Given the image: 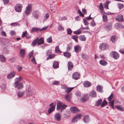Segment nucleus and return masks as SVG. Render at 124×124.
<instances>
[{
    "label": "nucleus",
    "instance_id": "obj_1",
    "mask_svg": "<svg viewBox=\"0 0 124 124\" xmlns=\"http://www.w3.org/2000/svg\"><path fill=\"white\" fill-rule=\"evenodd\" d=\"M110 55L115 59H117L119 57V54L116 51H112L110 53Z\"/></svg>",
    "mask_w": 124,
    "mask_h": 124
},
{
    "label": "nucleus",
    "instance_id": "obj_2",
    "mask_svg": "<svg viewBox=\"0 0 124 124\" xmlns=\"http://www.w3.org/2000/svg\"><path fill=\"white\" fill-rule=\"evenodd\" d=\"M22 7L23 6L21 4H16L15 6V10L17 12H21Z\"/></svg>",
    "mask_w": 124,
    "mask_h": 124
},
{
    "label": "nucleus",
    "instance_id": "obj_3",
    "mask_svg": "<svg viewBox=\"0 0 124 124\" xmlns=\"http://www.w3.org/2000/svg\"><path fill=\"white\" fill-rule=\"evenodd\" d=\"M80 77V74L78 72L74 73L72 75V78L74 79L77 80Z\"/></svg>",
    "mask_w": 124,
    "mask_h": 124
},
{
    "label": "nucleus",
    "instance_id": "obj_4",
    "mask_svg": "<svg viewBox=\"0 0 124 124\" xmlns=\"http://www.w3.org/2000/svg\"><path fill=\"white\" fill-rule=\"evenodd\" d=\"M115 19L116 21L120 22H122L124 20L123 16L121 15L117 16L116 17Z\"/></svg>",
    "mask_w": 124,
    "mask_h": 124
},
{
    "label": "nucleus",
    "instance_id": "obj_5",
    "mask_svg": "<svg viewBox=\"0 0 124 124\" xmlns=\"http://www.w3.org/2000/svg\"><path fill=\"white\" fill-rule=\"evenodd\" d=\"M54 119L57 121H60L61 120L60 114L59 113H56L54 116Z\"/></svg>",
    "mask_w": 124,
    "mask_h": 124
},
{
    "label": "nucleus",
    "instance_id": "obj_6",
    "mask_svg": "<svg viewBox=\"0 0 124 124\" xmlns=\"http://www.w3.org/2000/svg\"><path fill=\"white\" fill-rule=\"evenodd\" d=\"M32 5L31 4H29L28 6L26 7L25 10V14L27 15H28L30 13L31 11Z\"/></svg>",
    "mask_w": 124,
    "mask_h": 124
},
{
    "label": "nucleus",
    "instance_id": "obj_7",
    "mask_svg": "<svg viewBox=\"0 0 124 124\" xmlns=\"http://www.w3.org/2000/svg\"><path fill=\"white\" fill-rule=\"evenodd\" d=\"M70 109L71 112L74 113H78L79 111L78 108L76 107H70Z\"/></svg>",
    "mask_w": 124,
    "mask_h": 124
},
{
    "label": "nucleus",
    "instance_id": "obj_8",
    "mask_svg": "<svg viewBox=\"0 0 124 124\" xmlns=\"http://www.w3.org/2000/svg\"><path fill=\"white\" fill-rule=\"evenodd\" d=\"M88 98L86 95H84L80 98L79 100L82 102H85L87 101Z\"/></svg>",
    "mask_w": 124,
    "mask_h": 124
},
{
    "label": "nucleus",
    "instance_id": "obj_9",
    "mask_svg": "<svg viewBox=\"0 0 124 124\" xmlns=\"http://www.w3.org/2000/svg\"><path fill=\"white\" fill-rule=\"evenodd\" d=\"M15 75V72L12 71L7 75V78L8 79H11L14 77Z\"/></svg>",
    "mask_w": 124,
    "mask_h": 124
},
{
    "label": "nucleus",
    "instance_id": "obj_10",
    "mask_svg": "<svg viewBox=\"0 0 124 124\" xmlns=\"http://www.w3.org/2000/svg\"><path fill=\"white\" fill-rule=\"evenodd\" d=\"M14 84V87L15 88H17L19 89H21L23 87V83L22 82L18 83L16 84H16Z\"/></svg>",
    "mask_w": 124,
    "mask_h": 124
},
{
    "label": "nucleus",
    "instance_id": "obj_11",
    "mask_svg": "<svg viewBox=\"0 0 124 124\" xmlns=\"http://www.w3.org/2000/svg\"><path fill=\"white\" fill-rule=\"evenodd\" d=\"M99 47L102 50H104L108 48V46L106 43H102L100 45Z\"/></svg>",
    "mask_w": 124,
    "mask_h": 124
},
{
    "label": "nucleus",
    "instance_id": "obj_12",
    "mask_svg": "<svg viewBox=\"0 0 124 124\" xmlns=\"http://www.w3.org/2000/svg\"><path fill=\"white\" fill-rule=\"evenodd\" d=\"M81 50V47L80 46L77 45L74 47V51L76 53L80 52Z\"/></svg>",
    "mask_w": 124,
    "mask_h": 124
},
{
    "label": "nucleus",
    "instance_id": "obj_13",
    "mask_svg": "<svg viewBox=\"0 0 124 124\" xmlns=\"http://www.w3.org/2000/svg\"><path fill=\"white\" fill-rule=\"evenodd\" d=\"M83 120L85 123H88L90 120L89 116L88 115H86L84 116Z\"/></svg>",
    "mask_w": 124,
    "mask_h": 124
},
{
    "label": "nucleus",
    "instance_id": "obj_14",
    "mask_svg": "<svg viewBox=\"0 0 124 124\" xmlns=\"http://www.w3.org/2000/svg\"><path fill=\"white\" fill-rule=\"evenodd\" d=\"M55 106L54 105L52 107H49L48 110V113L49 114H50L54 111L55 109Z\"/></svg>",
    "mask_w": 124,
    "mask_h": 124
},
{
    "label": "nucleus",
    "instance_id": "obj_15",
    "mask_svg": "<svg viewBox=\"0 0 124 124\" xmlns=\"http://www.w3.org/2000/svg\"><path fill=\"white\" fill-rule=\"evenodd\" d=\"M20 54L21 57L22 58H24L25 55V50L22 49H20Z\"/></svg>",
    "mask_w": 124,
    "mask_h": 124
},
{
    "label": "nucleus",
    "instance_id": "obj_16",
    "mask_svg": "<svg viewBox=\"0 0 124 124\" xmlns=\"http://www.w3.org/2000/svg\"><path fill=\"white\" fill-rule=\"evenodd\" d=\"M83 84L84 86L85 87H88L91 86V83L88 81H85L83 82Z\"/></svg>",
    "mask_w": 124,
    "mask_h": 124
},
{
    "label": "nucleus",
    "instance_id": "obj_17",
    "mask_svg": "<svg viewBox=\"0 0 124 124\" xmlns=\"http://www.w3.org/2000/svg\"><path fill=\"white\" fill-rule=\"evenodd\" d=\"M67 66L68 68V70H70L72 69L73 67V64L72 62L69 61L68 62Z\"/></svg>",
    "mask_w": 124,
    "mask_h": 124
},
{
    "label": "nucleus",
    "instance_id": "obj_18",
    "mask_svg": "<svg viewBox=\"0 0 124 124\" xmlns=\"http://www.w3.org/2000/svg\"><path fill=\"white\" fill-rule=\"evenodd\" d=\"M71 95L70 94H67L65 96V99L67 101H70L71 99Z\"/></svg>",
    "mask_w": 124,
    "mask_h": 124
},
{
    "label": "nucleus",
    "instance_id": "obj_19",
    "mask_svg": "<svg viewBox=\"0 0 124 124\" xmlns=\"http://www.w3.org/2000/svg\"><path fill=\"white\" fill-rule=\"evenodd\" d=\"M72 43H70L67 45L66 51L67 52H69L72 49Z\"/></svg>",
    "mask_w": 124,
    "mask_h": 124
},
{
    "label": "nucleus",
    "instance_id": "obj_20",
    "mask_svg": "<svg viewBox=\"0 0 124 124\" xmlns=\"http://www.w3.org/2000/svg\"><path fill=\"white\" fill-rule=\"evenodd\" d=\"M26 93L27 96H30L32 95V91L30 88H28L26 89Z\"/></svg>",
    "mask_w": 124,
    "mask_h": 124
},
{
    "label": "nucleus",
    "instance_id": "obj_21",
    "mask_svg": "<svg viewBox=\"0 0 124 124\" xmlns=\"http://www.w3.org/2000/svg\"><path fill=\"white\" fill-rule=\"evenodd\" d=\"M89 95L92 97H96L97 95L95 91L93 90L92 91L89 93Z\"/></svg>",
    "mask_w": 124,
    "mask_h": 124
},
{
    "label": "nucleus",
    "instance_id": "obj_22",
    "mask_svg": "<svg viewBox=\"0 0 124 124\" xmlns=\"http://www.w3.org/2000/svg\"><path fill=\"white\" fill-rule=\"evenodd\" d=\"M38 45H40L43 44L44 43V41L43 38H40L39 39V38H38Z\"/></svg>",
    "mask_w": 124,
    "mask_h": 124
},
{
    "label": "nucleus",
    "instance_id": "obj_23",
    "mask_svg": "<svg viewBox=\"0 0 124 124\" xmlns=\"http://www.w3.org/2000/svg\"><path fill=\"white\" fill-rule=\"evenodd\" d=\"M53 66L54 69H57L58 67L59 63L57 61H54L53 63Z\"/></svg>",
    "mask_w": 124,
    "mask_h": 124
},
{
    "label": "nucleus",
    "instance_id": "obj_24",
    "mask_svg": "<svg viewBox=\"0 0 124 124\" xmlns=\"http://www.w3.org/2000/svg\"><path fill=\"white\" fill-rule=\"evenodd\" d=\"M81 56L82 59L86 60H87L89 57L88 55L87 54L84 53L82 54Z\"/></svg>",
    "mask_w": 124,
    "mask_h": 124
},
{
    "label": "nucleus",
    "instance_id": "obj_25",
    "mask_svg": "<svg viewBox=\"0 0 124 124\" xmlns=\"http://www.w3.org/2000/svg\"><path fill=\"white\" fill-rule=\"evenodd\" d=\"M57 104L56 107V109L58 110L61 108L62 102L60 101H58L57 102Z\"/></svg>",
    "mask_w": 124,
    "mask_h": 124
},
{
    "label": "nucleus",
    "instance_id": "obj_26",
    "mask_svg": "<svg viewBox=\"0 0 124 124\" xmlns=\"http://www.w3.org/2000/svg\"><path fill=\"white\" fill-rule=\"evenodd\" d=\"M22 78L21 77L16 78L15 80V82L14 84H16H16L19 83V82L22 80Z\"/></svg>",
    "mask_w": 124,
    "mask_h": 124
},
{
    "label": "nucleus",
    "instance_id": "obj_27",
    "mask_svg": "<svg viewBox=\"0 0 124 124\" xmlns=\"http://www.w3.org/2000/svg\"><path fill=\"white\" fill-rule=\"evenodd\" d=\"M100 64L103 66H105L107 64V62L104 60H101L100 62Z\"/></svg>",
    "mask_w": 124,
    "mask_h": 124
},
{
    "label": "nucleus",
    "instance_id": "obj_28",
    "mask_svg": "<svg viewBox=\"0 0 124 124\" xmlns=\"http://www.w3.org/2000/svg\"><path fill=\"white\" fill-rule=\"evenodd\" d=\"M102 102V100L101 99H99L96 102L95 104V105L97 106L98 107L101 104Z\"/></svg>",
    "mask_w": 124,
    "mask_h": 124
},
{
    "label": "nucleus",
    "instance_id": "obj_29",
    "mask_svg": "<svg viewBox=\"0 0 124 124\" xmlns=\"http://www.w3.org/2000/svg\"><path fill=\"white\" fill-rule=\"evenodd\" d=\"M96 88L97 91L98 92L102 93L103 92L102 90V87L101 85H98L96 87Z\"/></svg>",
    "mask_w": 124,
    "mask_h": 124
},
{
    "label": "nucleus",
    "instance_id": "obj_30",
    "mask_svg": "<svg viewBox=\"0 0 124 124\" xmlns=\"http://www.w3.org/2000/svg\"><path fill=\"white\" fill-rule=\"evenodd\" d=\"M64 55L68 58H70L71 56V54L68 52H64L63 53Z\"/></svg>",
    "mask_w": 124,
    "mask_h": 124
},
{
    "label": "nucleus",
    "instance_id": "obj_31",
    "mask_svg": "<svg viewBox=\"0 0 124 124\" xmlns=\"http://www.w3.org/2000/svg\"><path fill=\"white\" fill-rule=\"evenodd\" d=\"M109 101L108 102L109 105V106L110 107H111L113 109H114V101L112 100L111 101Z\"/></svg>",
    "mask_w": 124,
    "mask_h": 124
},
{
    "label": "nucleus",
    "instance_id": "obj_32",
    "mask_svg": "<svg viewBox=\"0 0 124 124\" xmlns=\"http://www.w3.org/2000/svg\"><path fill=\"white\" fill-rule=\"evenodd\" d=\"M39 28H37L36 27H34L32 28L31 31V33L34 32H37L38 31H39Z\"/></svg>",
    "mask_w": 124,
    "mask_h": 124
},
{
    "label": "nucleus",
    "instance_id": "obj_33",
    "mask_svg": "<svg viewBox=\"0 0 124 124\" xmlns=\"http://www.w3.org/2000/svg\"><path fill=\"white\" fill-rule=\"evenodd\" d=\"M24 93V91H19L17 94L18 97L19 98L21 97L23 95Z\"/></svg>",
    "mask_w": 124,
    "mask_h": 124
},
{
    "label": "nucleus",
    "instance_id": "obj_34",
    "mask_svg": "<svg viewBox=\"0 0 124 124\" xmlns=\"http://www.w3.org/2000/svg\"><path fill=\"white\" fill-rule=\"evenodd\" d=\"M115 107L118 110L122 111H123L124 110V108L120 105H117L115 106Z\"/></svg>",
    "mask_w": 124,
    "mask_h": 124
},
{
    "label": "nucleus",
    "instance_id": "obj_35",
    "mask_svg": "<svg viewBox=\"0 0 124 124\" xmlns=\"http://www.w3.org/2000/svg\"><path fill=\"white\" fill-rule=\"evenodd\" d=\"M79 39L81 41H85L86 40V38L84 35H82L79 36Z\"/></svg>",
    "mask_w": 124,
    "mask_h": 124
},
{
    "label": "nucleus",
    "instance_id": "obj_36",
    "mask_svg": "<svg viewBox=\"0 0 124 124\" xmlns=\"http://www.w3.org/2000/svg\"><path fill=\"white\" fill-rule=\"evenodd\" d=\"M6 60L5 57L3 55H0V61L2 62H4Z\"/></svg>",
    "mask_w": 124,
    "mask_h": 124
},
{
    "label": "nucleus",
    "instance_id": "obj_37",
    "mask_svg": "<svg viewBox=\"0 0 124 124\" xmlns=\"http://www.w3.org/2000/svg\"><path fill=\"white\" fill-rule=\"evenodd\" d=\"M78 37V36L77 35H74L71 37V38L72 39H73L76 42H77Z\"/></svg>",
    "mask_w": 124,
    "mask_h": 124
},
{
    "label": "nucleus",
    "instance_id": "obj_38",
    "mask_svg": "<svg viewBox=\"0 0 124 124\" xmlns=\"http://www.w3.org/2000/svg\"><path fill=\"white\" fill-rule=\"evenodd\" d=\"M82 116V115L80 114H78L77 115L75 116H74V117L76 118L78 120H79L81 118Z\"/></svg>",
    "mask_w": 124,
    "mask_h": 124
},
{
    "label": "nucleus",
    "instance_id": "obj_39",
    "mask_svg": "<svg viewBox=\"0 0 124 124\" xmlns=\"http://www.w3.org/2000/svg\"><path fill=\"white\" fill-rule=\"evenodd\" d=\"M115 26L116 27L118 28H124V26L119 23H116L115 24Z\"/></svg>",
    "mask_w": 124,
    "mask_h": 124
},
{
    "label": "nucleus",
    "instance_id": "obj_40",
    "mask_svg": "<svg viewBox=\"0 0 124 124\" xmlns=\"http://www.w3.org/2000/svg\"><path fill=\"white\" fill-rule=\"evenodd\" d=\"M103 18V21L104 22H106L108 20V18H107V16L104 14L102 16Z\"/></svg>",
    "mask_w": 124,
    "mask_h": 124
},
{
    "label": "nucleus",
    "instance_id": "obj_41",
    "mask_svg": "<svg viewBox=\"0 0 124 124\" xmlns=\"http://www.w3.org/2000/svg\"><path fill=\"white\" fill-rule=\"evenodd\" d=\"M108 102L106 101L105 99H104L102 103H101V107H103L106 105L108 104Z\"/></svg>",
    "mask_w": 124,
    "mask_h": 124
},
{
    "label": "nucleus",
    "instance_id": "obj_42",
    "mask_svg": "<svg viewBox=\"0 0 124 124\" xmlns=\"http://www.w3.org/2000/svg\"><path fill=\"white\" fill-rule=\"evenodd\" d=\"M108 30H110L112 29V25L111 24H107L105 27Z\"/></svg>",
    "mask_w": 124,
    "mask_h": 124
},
{
    "label": "nucleus",
    "instance_id": "obj_43",
    "mask_svg": "<svg viewBox=\"0 0 124 124\" xmlns=\"http://www.w3.org/2000/svg\"><path fill=\"white\" fill-rule=\"evenodd\" d=\"M74 88L75 87L67 88V89L65 90V92L68 93Z\"/></svg>",
    "mask_w": 124,
    "mask_h": 124
},
{
    "label": "nucleus",
    "instance_id": "obj_44",
    "mask_svg": "<svg viewBox=\"0 0 124 124\" xmlns=\"http://www.w3.org/2000/svg\"><path fill=\"white\" fill-rule=\"evenodd\" d=\"M116 36L115 35L113 36L111 38V40L113 42H115L116 41Z\"/></svg>",
    "mask_w": 124,
    "mask_h": 124
},
{
    "label": "nucleus",
    "instance_id": "obj_45",
    "mask_svg": "<svg viewBox=\"0 0 124 124\" xmlns=\"http://www.w3.org/2000/svg\"><path fill=\"white\" fill-rule=\"evenodd\" d=\"M67 106V105L64 104L62 105L60 110L61 112H62L66 108Z\"/></svg>",
    "mask_w": 124,
    "mask_h": 124
},
{
    "label": "nucleus",
    "instance_id": "obj_46",
    "mask_svg": "<svg viewBox=\"0 0 124 124\" xmlns=\"http://www.w3.org/2000/svg\"><path fill=\"white\" fill-rule=\"evenodd\" d=\"M38 39H36L32 43L31 45L33 46H34L36 44L38 43Z\"/></svg>",
    "mask_w": 124,
    "mask_h": 124
},
{
    "label": "nucleus",
    "instance_id": "obj_47",
    "mask_svg": "<svg viewBox=\"0 0 124 124\" xmlns=\"http://www.w3.org/2000/svg\"><path fill=\"white\" fill-rule=\"evenodd\" d=\"M55 51V52L56 53H61V52L59 50L58 46H57L56 47Z\"/></svg>",
    "mask_w": 124,
    "mask_h": 124
},
{
    "label": "nucleus",
    "instance_id": "obj_48",
    "mask_svg": "<svg viewBox=\"0 0 124 124\" xmlns=\"http://www.w3.org/2000/svg\"><path fill=\"white\" fill-rule=\"evenodd\" d=\"M81 32L82 31H80L79 29H78L76 31H73V33L75 34L78 35L80 34Z\"/></svg>",
    "mask_w": 124,
    "mask_h": 124
},
{
    "label": "nucleus",
    "instance_id": "obj_49",
    "mask_svg": "<svg viewBox=\"0 0 124 124\" xmlns=\"http://www.w3.org/2000/svg\"><path fill=\"white\" fill-rule=\"evenodd\" d=\"M52 39L51 36H50L49 38L47 39V42L48 43H52Z\"/></svg>",
    "mask_w": 124,
    "mask_h": 124
},
{
    "label": "nucleus",
    "instance_id": "obj_50",
    "mask_svg": "<svg viewBox=\"0 0 124 124\" xmlns=\"http://www.w3.org/2000/svg\"><path fill=\"white\" fill-rule=\"evenodd\" d=\"M10 25L14 26H16L20 25L18 23L15 22L12 23L10 24Z\"/></svg>",
    "mask_w": 124,
    "mask_h": 124
},
{
    "label": "nucleus",
    "instance_id": "obj_51",
    "mask_svg": "<svg viewBox=\"0 0 124 124\" xmlns=\"http://www.w3.org/2000/svg\"><path fill=\"white\" fill-rule=\"evenodd\" d=\"M110 1H108L107 2H106L104 4V8L107 9H108V4L109 2H110Z\"/></svg>",
    "mask_w": 124,
    "mask_h": 124
},
{
    "label": "nucleus",
    "instance_id": "obj_52",
    "mask_svg": "<svg viewBox=\"0 0 124 124\" xmlns=\"http://www.w3.org/2000/svg\"><path fill=\"white\" fill-rule=\"evenodd\" d=\"M55 56L54 54H51L49 55L47 58V60L49 59H51L54 57Z\"/></svg>",
    "mask_w": 124,
    "mask_h": 124
},
{
    "label": "nucleus",
    "instance_id": "obj_53",
    "mask_svg": "<svg viewBox=\"0 0 124 124\" xmlns=\"http://www.w3.org/2000/svg\"><path fill=\"white\" fill-rule=\"evenodd\" d=\"M118 7L120 9H122L124 7L123 4L119 3H118Z\"/></svg>",
    "mask_w": 124,
    "mask_h": 124
},
{
    "label": "nucleus",
    "instance_id": "obj_54",
    "mask_svg": "<svg viewBox=\"0 0 124 124\" xmlns=\"http://www.w3.org/2000/svg\"><path fill=\"white\" fill-rule=\"evenodd\" d=\"M58 30L59 31H61L62 30H64V28L60 25L58 26Z\"/></svg>",
    "mask_w": 124,
    "mask_h": 124
},
{
    "label": "nucleus",
    "instance_id": "obj_55",
    "mask_svg": "<svg viewBox=\"0 0 124 124\" xmlns=\"http://www.w3.org/2000/svg\"><path fill=\"white\" fill-rule=\"evenodd\" d=\"M36 12V11H35L33 13V16L34 18L37 19L38 18V15L35 14Z\"/></svg>",
    "mask_w": 124,
    "mask_h": 124
},
{
    "label": "nucleus",
    "instance_id": "obj_56",
    "mask_svg": "<svg viewBox=\"0 0 124 124\" xmlns=\"http://www.w3.org/2000/svg\"><path fill=\"white\" fill-rule=\"evenodd\" d=\"M67 32L68 34L70 35L72 32L70 28H68L67 29Z\"/></svg>",
    "mask_w": 124,
    "mask_h": 124
},
{
    "label": "nucleus",
    "instance_id": "obj_57",
    "mask_svg": "<svg viewBox=\"0 0 124 124\" xmlns=\"http://www.w3.org/2000/svg\"><path fill=\"white\" fill-rule=\"evenodd\" d=\"M59 83V81H55L52 83V84L54 85H58Z\"/></svg>",
    "mask_w": 124,
    "mask_h": 124
},
{
    "label": "nucleus",
    "instance_id": "obj_58",
    "mask_svg": "<svg viewBox=\"0 0 124 124\" xmlns=\"http://www.w3.org/2000/svg\"><path fill=\"white\" fill-rule=\"evenodd\" d=\"M113 97V95L112 93L108 97V101H111V100L112 99Z\"/></svg>",
    "mask_w": 124,
    "mask_h": 124
},
{
    "label": "nucleus",
    "instance_id": "obj_59",
    "mask_svg": "<svg viewBox=\"0 0 124 124\" xmlns=\"http://www.w3.org/2000/svg\"><path fill=\"white\" fill-rule=\"evenodd\" d=\"M33 50L29 53L28 55L29 58H31L33 55Z\"/></svg>",
    "mask_w": 124,
    "mask_h": 124
},
{
    "label": "nucleus",
    "instance_id": "obj_60",
    "mask_svg": "<svg viewBox=\"0 0 124 124\" xmlns=\"http://www.w3.org/2000/svg\"><path fill=\"white\" fill-rule=\"evenodd\" d=\"M31 61L32 62L33 64H37V63L36 62L35 59V58L34 57V56H33L32 57V58L31 59Z\"/></svg>",
    "mask_w": 124,
    "mask_h": 124
},
{
    "label": "nucleus",
    "instance_id": "obj_61",
    "mask_svg": "<svg viewBox=\"0 0 124 124\" xmlns=\"http://www.w3.org/2000/svg\"><path fill=\"white\" fill-rule=\"evenodd\" d=\"M57 7V5H55L54 6V7H53V9L54 10V11H53L52 10V9L51 8L50 9L51 11H52V12H53V13L55 12V11L56 10V7Z\"/></svg>",
    "mask_w": 124,
    "mask_h": 124
},
{
    "label": "nucleus",
    "instance_id": "obj_62",
    "mask_svg": "<svg viewBox=\"0 0 124 124\" xmlns=\"http://www.w3.org/2000/svg\"><path fill=\"white\" fill-rule=\"evenodd\" d=\"M99 8L100 9L101 11H103L104 10L103 7L102 5V3H100Z\"/></svg>",
    "mask_w": 124,
    "mask_h": 124
},
{
    "label": "nucleus",
    "instance_id": "obj_63",
    "mask_svg": "<svg viewBox=\"0 0 124 124\" xmlns=\"http://www.w3.org/2000/svg\"><path fill=\"white\" fill-rule=\"evenodd\" d=\"M78 13L82 17H84V14L82 13L81 11L79 10H78Z\"/></svg>",
    "mask_w": 124,
    "mask_h": 124
},
{
    "label": "nucleus",
    "instance_id": "obj_64",
    "mask_svg": "<svg viewBox=\"0 0 124 124\" xmlns=\"http://www.w3.org/2000/svg\"><path fill=\"white\" fill-rule=\"evenodd\" d=\"M9 51L7 50L4 49L3 51V53L4 54H8Z\"/></svg>",
    "mask_w": 124,
    "mask_h": 124
}]
</instances>
